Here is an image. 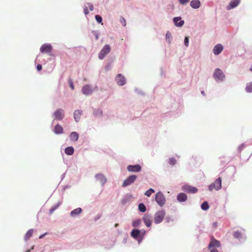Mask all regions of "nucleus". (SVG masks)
Segmentation results:
<instances>
[{
  "label": "nucleus",
  "instance_id": "1",
  "mask_svg": "<svg viewBox=\"0 0 252 252\" xmlns=\"http://www.w3.org/2000/svg\"><path fill=\"white\" fill-rule=\"evenodd\" d=\"M165 216V211L161 210L158 211L154 216V222L158 224L160 223L163 220Z\"/></svg>",
  "mask_w": 252,
  "mask_h": 252
},
{
  "label": "nucleus",
  "instance_id": "2",
  "mask_svg": "<svg viewBox=\"0 0 252 252\" xmlns=\"http://www.w3.org/2000/svg\"><path fill=\"white\" fill-rule=\"evenodd\" d=\"M155 199L157 203L160 206H163L166 201L164 195L160 191H158L156 194Z\"/></svg>",
  "mask_w": 252,
  "mask_h": 252
},
{
  "label": "nucleus",
  "instance_id": "3",
  "mask_svg": "<svg viewBox=\"0 0 252 252\" xmlns=\"http://www.w3.org/2000/svg\"><path fill=\"white\" fill-rule=\"evenodd\" d=\"M221 188V178L219 177L215 181L214 183L210 185L209 189L210 191H212L213 189L216 190H219Z\"/></svg>",
  "mask_w": 252,
  "mask_h": 252
},
{
  "label": "nucleus",
  "instance_id": "4",
  "mask_svg": "<svg viewBox=\"0 0 252 252\" xmlns=\"http://www.w3.org/2000/svg\"><path fill=\"white\" fill-rule=\"evenodd\" d=\"M213 76L216 81H222L225 77L224 73L220 68H216L215 70Z\"/></svg>",
  "mask_w": 252,
  "mask_h": 252
},
{
  "label": "nucleus",
  "instance_id": "5",
  "mask_svg": "<svg viewBox=\"0 0 252 252\" xmlns=\"http://www.w3.org/2000/svg\"><path fill=\"white\" fill-rule=\"evenodd\" d=\"M110 46L109 45H105L99 52L98 58L100 60L103 59L110 52Z\"/></svg>",
  "mask_w": 252,
  "mask_h": 252
},
{
  "label": "nucleus",
  "instance_id": "6",
  "mask_svg": "<svg viewBox=\"0 0 252 252\" xmlns=\"http://www.w3.org/2000/svg\"><path fill=\"white\" fill-rule=\"evenodd\" d=\"M137 178V176L135 175H132L127 177L123 182L122 186L125 187L131 185L133 183Z\"/></svg>",
  "mask_w": 252,
  "mask_h": 252
},
{
  "label": "nucleus",
  "instance_id": "7",
  "mask_svg": "<svg viewBox=\"0 0 252 252\" xmlns=\"http://www.w3.org/2000/svg\"><path fill=\"white\" fill-rule=\"evenodd\" d=\"M52 49V46L51 44H44L41 46L40 51L42 53H50Z\"/></svg>",
  "mask_w": 252,
  "mask_h": 252
},
{
  "label": "nucleus",
  "instance_id": "8",
  "mask_svg": "<svg viewBox=\"0 0 252 252\" xmlns=\"http://www.w3.org/2000/svg\"><path fill=\"white\" fill-rule=\"evenodd\" d=\"M220 247V242L217 240L214 237H211V242L208 246L209 249L217 248Z\"/></svg>",
  "mask_w": 252,
  "mask_h": 252
},
{
  "label": "nucleus",
  "instance_id": "9",
  "mask_svg": "<svg viewBox=\"0 0 252 252\" xmlns=\"http://www.w3.org/2000/svg\"><path fill=\"white\" fill-rule=\"evenodd\" d=\"M182 189L184 191L189 193H196L198 189L193 187H191L189 185H185L183 187Z\"/></svg>",
  "mask_w": 252,
  "mask_h": 252
},
{
  "label": "nucleus",
  "instance_id": "10",
  "mask_svg": "<svg viewBox=\"0 0 252 252\" xmlns=\"http://www.w3.org/2000/svg\"><path fill=\"white\" fill-rule=\"evenodd\" d=\"M142 220L147 227H150L152 224V217L149 214H145L142 218Z\"/></svg>",
  "mask_w": 252,
  "mask_h": 252
},
{
  "label": "nucleus",
  "instance_id": "11",
  "mask_svg": "<svg viewBox=\"0 0 252 252\" xmlns=\"http://www.w3.org/2000/svg\"><path fill=\"white\" fill-rule=\"evenodd\" d=\"M93 92V88L89 85H85L82 89V92L86 95L92 94Z\"/></svg>",
  "mask_w": 252,
  "mask_h": 252
},
{
  "label": "nucleus",
  "instance_id": "12",
  "mask_svg": "<svg viewBox=\"0 0 252 252\" xmlns=\"http://www.w3.org/2000/svg\"><path fill=\"white\" fill-rule=\"evenodd\" d=\"M54 116L55 119L61 120L64 117V111L63 109H59L54 112Z\"/></svg>",
  "mask_w": 252,
  "mask_h": 252
},
{
  "label": "nucleus",
  "instance_id": "13",
  "mask_svg": "<svg viewBox=\"0 0 252 252\" xmlns=\"http://www.w3.org/2000/svg\"><path fill=\"white\" fill-rule=\"evenodd\" d=\"M127 170L129 172H138L141 170V167L138 164L134 165H129L127 167Z\"/></svg>",
  "mask_w": 252,
  "mask_h": 252
},
{
  "label": "nucleus",
  "instance_id": "14",
  "mask_svg": "<svg viewBox=\"0 0 252 252\" xmlns=\"http://www.w3.org/2000/svg\"><path fill=\"white\" fill-rule=\"evenodd\" d=\"M116 81L119 86H123L126 83L125 78L121 74H118L116 78Z\"/></svg>",
  "mask_w": 252,
  "mask_h": 252
},
{
  "label": "nucleus",
  "instance_id": "15",
  "mask_svg": "<svg viewBox=\"0 0 252 252\" xmlns=\"http://www.w3.org/2000/svg\"><path fill=\"white\" fill-rule=\"evenodd\" d=\"M223 48V46L221 44L216 45L213 49L214 54L216 55L220 54L222 52Z\"/></svg>",
  "mask_w": 252,
  "mask_h": 252
},
{
  "label": "nucleus",
  "instance_id": "16",
  "mask_svg": "<svg viewBox=\"0 0 252 252\" xmlns=\"http://www.w3.org/2000/svg\"><path fill=\"white\" fill-rule=\"evenodd\" d=\"M95 178L101 185H104L106 182V179L105 176L101 174H98L95 175Z\"/></svg>",
  "mask_w": 252,
  "mask_h": 252
},
{
  "label": "nucleus",
  "instance_id": "17",
  "mask_svg": "<svg viewBox=\"0 0 252 252\" xmlns=\"http://www.w3.org/2000/svg\"><path fill=\"white\" fill-rule=\"evenodd\" d=\"M240 2V0H234L231 1L227 7V9L230 10L236 7Z\"/></svg>",
  "mask_w": 252,
  "mask_h": 252
},
{
  "label": "nucleus",
  "instance_id": "18",
  "mask_svg": "<svg viewBox=\"0 0 252 252\" xmlns=\"http://www.w3.org/2000/svg\"><path fill=\"white\" fill-rule=\"evenodd\" d=\"M181 19V17H175L173 19L174 23L176 26L182 27L184 25V21Z\"/></svg>",
  "mask_w": 252,
  "mask_h": 252
},
{
  "label": "nucleus",
  "instance_id": "19",
  "mask_svg": "<svg viewBox=\"0 0 252 252\" xmlns=\"http://www.w3.org/2000/svg\"><path fill=\"white\" fill-rule=\"evenodd\" d=\"M177 199L180 202H184L187 199V195L184 193H180L178 194Z\"/></svg>",
  "mask_w": 252,
  "mask_h": 252
},
{
  "label": "nucleus",
  "instance_id": "20",
  "mask_svg": "<svg viewBox=\"0 0 252 252\" xmlns=\"http://www.w3.org/2000/svg\"><path fill=\"white\" fill-rule=\"evenodd\" d=\"M190 5L193 8L197 9L200 6V2L199 0H192L191 1Z\"/></svg>",
  "mask_w": 252,
  "mask_h": 252
},
{
  "label": "nucleus",
  "instance_id": "21",
  "mask_svg": "<svg viewBox=\"0 0 252 252\" xmlns=\"http://www.w3.org/2000/svg\"><path fill=\"white\" fill-rule=\"evenodd\" d=\"M82 115V112L79 110H75L74 112V118L76 122H78Z\"/></svg>",
  "mask_w": 252,
  "mask_h": 252
},
{
  "label": "nucleus",
  "instance_id": "22",
  "mask_svg": "<svg viewBox=\"0 0 252 252\" xmlns=\"http://www.w3.org/2000/svg\"><path fill=\"white\" fill-rule=\"evenodd\" d=\"M78 134L76 132H72L70 134V138L71 141H77L78 139Z\"/></svg>",
  "mask_w": 252,
  "mask_h": 252
},
{
  "label": "nucleus",
  "instance_id": "23",
  "mask_svg": "<svg viewBox=\"0 0 252 252\" xmlns=\"http://www.w3.org/2000/svg\"><path fill=\"white\" fill-rule=\"evenodd\" d=\"M82 212V209L80 208H77L73 211H72L70 213V215L72 217H75L79 214H80Z\"/></svg>",
  "mask_w": 252,
  "mask_h": 252
},
{
  "label": "nucleus",
  "instance_id": "24",
  "mask_svg": "<svg viewBox=\"0 0 252 252\" xmlns=\"http://www.w3.org/2000/svg\"><path fill=\"white\" fill-rule=\"evenodd\" d=\"M74 148L72 147H67L65 149V153L67 155L71 156L74 153Z\"/></svg>",
  "mask_w": 252,
  "mask_h": 252
},
{
  "label": "nucleus",
  "instance_id": "25",
  "mask_svg": "<svg viewBox=\"0 0 252 252\" xmlns=\"http://www.w3.org/2000/svg\"><path fill=\"white\" fill-rule=\"evenodd\" d=\"M54 132L56 134H61L63 132V129L62 126L60 125H57L55 127Z\"/></svg>",
  "mask_w": 252,
  "mask_h": 252
},
{
  "label": "nucleus",
  "instance_id": "26",
  "mask_svg": "<svg viewBox=\"0 0 252 252\" xmlns=\"http://www.w3.org/2000/svg\"><path fill=\"white\" fill-rule=\"evenodd\" d=\"M140 234V231L138 229H133L131 232V236L135 239L137 238Z\"/></svg>",
  "mask_w": 252,
  "mask_h": 252
},
{
  "label": "nucleus",
  "instance_id": "27",
  "mask_svg": "<svg viewBox=\"0 0 252 252\" xmlns=\"http://www.w3.org/2000/svg\"><path fill=\"white\" fill-rule=\"evenodd\" d=\"M33 232V229H30L26 233L25 235L24 238L25 240H28L32 235Z\"/></svg>",
  "mask_w": 252,
  "mask_h": 252
},
{
  "label": "nucleus",
  "instance_id": "28",
  "mask_svg": "<svg viewBox=\"0 0 252 252\" xmlns=\"http://www.w3.org/2000/svg\"><path fill=\"white\" fill-rule=\"evenodd\" d=\"M138 209L141 212H145L146 210V207L143 203H140L138 205Z\"/></svg>",
  "mask_w": 252,
  "mask_h": 252
},
{
  "label": "nucleus",
  "instance_id": "29",
  "mask_svg": "<svg viewBox=\"0 0 252 252\" xmlns=\"http://www.w3.org/2000/svg\"><path fill=\"white\" fill-rule=\"evenodd\" d=\"M246 91L249 93L252 92V83H249L247 84Z\"/></svg>",
  "mask_w": 252,
  "mask_h": 252
},
{
  "label": "nucleus",
  "instance_id": "30",
  "mask_svg": "<svg viewBox=\"0 0 252 252\" xmlns=\"http://www.w3.org/2000/svg\"><path fill=\"white\" fill-rule=\"evenodd\" d=\"M154 192H155L154 189H150L145 192V195L148 197H150Z\"/></svg>",
  "mask_w": 252,
  "mask_h": 252
},
{
  "label": "nucleus",
  "instance_id": "31",
  "mask_svg": "<svg viewBox=\"0 0 252 252\" xmlns=\"http://www.w3.org/2000/svg\"><path fill=\"white\" fill-rule=\"evenodd\" d=\"M209 206L207 202H203L201 205V208L203 210H207L209 209Z\"/></svg>",
  "mask_w": 252,
  "mask_h": 252
},
{
  "label": "nucleus",
  "instance_id": "32",
  "mask_svg": "<svg viewBox=\"0 0 252 252\" xmlns=\"http://www.w3.org/2000/svg\"><path fill=\"white\" fill-rule=\"evenodd\" d=\"M141 223V221L140 220H136L133 221L132 222V225L133 227H137Z\"/></svg>",
  "mask_w": 252,
  "mask_h": 252
},
{
  "label": "nucleus",
  "instance_id": "33",
  "mask_svg": "<svg viewBox=\"0 0 252 252\" xmlns=\"http://www.w3.org/2000/svg\"><path fill=\"white\" fill-rule=\"evenodd\" d=\"M176 160L175 159V158H172L169 159V163L170 165H174L176 164Z\"/></svg>",
  "mask_w": 252,
  "mask_h": 252
},
{
  "label": "nucleus",
  "instance_id": "34",
  "mask_svg": "<svg viewBox=\"0 0 252 252\" xmlns=\"http://www.w3.org/2000/svg\"><path fill=\"white\" fill-rule=\"evenodd\" d=\"M120 21L121 22V23L122 24V25L124 26H126V21L125 20V19L123 17H121L120 18Z\"/></svg>",
  "mask_w": 252,
  "mask_h": 252
},
{
  "label": "nucleus",
  "instance_id": "35",
  "mask_svg": "<svg viewBox=\"0 0 252 252\" xmlns=\"http://www.w3.org/2000/svg\"><path fill=\"white\" fill-rule=\"evenodd\" d=\"M95 20L98 23H100L102 22V18L100 16L96 15L95 16Z\"/></svg>",
  "mask_w": 252,
  "mask_h": 252
},
{
  "label": "nucleus",
  "instance_id": "36",
  "mask_svg": "<svg viewBox=\"0 0 252 252\" xmlns=\"http://www.w3.org/2000/svg\"><path fill=\"white\" fill-rule=\"evenodd\" d=\"M233 236L236 238H239V237H241V234L240 232L236 231L234 233Z\"/></svg>",
  "mask_w": 252,
  "mask_h": 252
},
{
  "label": "nucleus",
  "instance_id": "37",
  "mask_svg": "<svg viewBox=\"0 0 252 252\" xmlns=\"http://www.w3.org/2000/svg\"><path fill=\"white\" fill-rule=\"evenodd\" d=\"M86 6L88 7V8H89L90 11H93L94 10V6L92 4L88 3L86 4Z\"/></svg>",
  "mask_w": 252,
  "mask_h": 252
},
{
  "label": "nucleus",
  "instance_id": "38",
  "mask_svg": "<svg viewBox=\"0 0 252 252\" xmlns=\"http://www.w3.org/2000/svg\"><path fill=\"white\" fill-rule=\"evenodd\" d=\"M184 43H185V46L187 47L189 46V37H188L187 36L185 38Z\"/></svg>",
  "mask_w": 252,
  "mask_h": 252
},
{
  "label": "nucleus",
  "instance_id": "39",
  "mask_svg": "<svg viewBox=\"0 0 252 252\" xmlns=\"http://www.w3.org/2000/svg\"><path fill=\"white\" fill-rule=\"evenodd\" d=\"M84 11L86 15H87L89 13V11L88 10V7L86 5H85V6L84 7Z\"/></svg>",
  "mask_w": 252,
  "mask_h": 252
},
{
  "label": "nucleus",
  "instance_id": "40",
  "mask_svg": "<svg viewBox=\"0 0 252 252\" xmlns=\"http://www.w3.org/2000/svg\"><path fill=\"white\" fill-rule=\"evenodd\" d=\"M180 3L182 4H185L189 2V0H179Z\"/></svg>",
  "mask_w": 252,
  "mask_h": 252
},
{
  "label": "nucleus",
  "instance_id": "41",
  "mask_svg": "<svg viewBox=\"0 0 252 252\" xmlns=\"http://www.w3.org/2000/svg\"><path fill=\"white\" fill-rule=\"evenodd\" d=\"M58 206H59V205H56V206H55V207H54L50 209V213H51H51H53V212H54V211H55V210H56V209L58 207Z\"/></svg>",
  "mask_w": 252,
  "mask_h": 252
},
{
  "label": "nucleus",
  "instance_id": "42",
  "mask_svg": "<svg viewBox=\"0 0 252 252\" xmlns=\"http://www.w3.org/2000/svg\"><path fill=\"white\" fill-rule=\"evenodd\" d=\"M166 37L167 39H170L171 38V34L169 32H167L166 34Z\"/></svg>",
  "mask_w": 252,
  "mask_h": 252
},
{
  "label": "nucleus",
  "instance_id": "43",
  "mask_svg": "<svg viewBox=\"0 0 252 252\" xmlns=\"http://www.w3.org/2000/svg\"><path fill=\"white\" fill-rule=\"evenodd\" d=\"M36 68L38 71H40L42 69V65L40 64H37Z\"/></svg>",
  "mask_w": 252,
  "mask_h": 252
},
{
  "label": "nucleus",
  "instance_id": "44",
  "mask_svg": "<svg viewBox=\"0 0 252 252\" xmlns=\"http://www.w3.org/2000/svg\"><path fill=\"white\" fill-rule=\"evenodd\" d=\"M69 85H70V87L71 88V89L72 90H74V86L73 82L72 81H70L69 82Z\"/></svg>",
  "mask_w": 252,
  "mask_h": 252
},
{
  "label": "nucleus",
  "instance_id": "45",
  "mask_svg": "<svg viewBox=\"0 0 252 252\" xmlns=\"http://www.w3.org/2000/svg\"><path fill=\"white\" fill-rule=\"evenodd\" d=\"M210 249V252H219L218 250L216 248H211Z\"/></svg>",
  "mask_w": 252,
  "mask_h": 252
},
{
  "label": "nucleus",
  "instance_id": "46",
  "mask_svg": "<svg viewBox=\"0 0 252 252\" xmlns=\"http://www.w3.org/2000/svg\"><path fill=\"white\" fill-rule=\"evenodd\" d=\"M217 225H218L217 222H214L213 223L212 226L214 228H215L217 227Z\"/></svg>",
  "mask_w": 252,
  "mask_h": 252
},
{
  "label": "nucleus",
  "instance_id": "47",
  "mask_svg": "<svg viewBox=\"0 0 252 252\" xmlns=\"http://www.w3.org/2000/svg\"><path fill=\"white\" fill-rule=\"evenodd\" d=\"M244 146L243 145H241L239 147V150L240 151H242V150L243 149V148H244Z\"/></svg>",
  "mask_w": 252,
  "mask_h": 252
},
{
  "label": "nucleus",
  "instance_id": "48",
  "mask_svg": "<svg viewBox=\"0 0 252 252\" xmlns=\"http://www.w3.org/2000/svg\"><path fill=\"white\" fill-rule=\"evenodd\" d=\"M111 67V66L110 65L108 64L106 66V70H109L110 69V68Z\"/></svg>",
  "mask_w": 252,
  "mask_h": 252
},
{
  "label": "nucleus",
  "instance_id": "49",
  "mask_svg": "<svg viewBox=\"0 0 252 252\" xmlns=\"http://www.w3.org/2000/svg\"><path fill=\"white\" fill-rule=\"evenodd\" d=\"M97 112L99 113L98 114H99L100 115H102V112L101 110H97Z\"/></svg>",
  "mask_w": 252,
  "mask_h": 252
},
{
  "label": "nucleus",
  "instance_id": "50",
  "mask_svg": "<svg viewBox=\"0 0 252 252\" xmlns=\"http://www.w3.org/2000/svg\"><path fill=\"white\" fill-rule=\"evenodd\" d=\"M201 94H203V95H204V94H205V93H204V91H202V92H201Z\"/></svg>",
  "mask_w": 252,
  "mask_h": 252
},
{
  "label": "nucleus",
  "instance_id": "51",
  "mask_svg": "<svg viewBox=\"0 0 252 252\" xmlns=\"http://www.w3.org/2000/svg\"><path fill=\"white\" fill-rule=\"evenodd\" d=\"M118 223H116V224H115V227H117V226H118Z\"/></svg>",
  "mask_w": 252,
  "mask_h": 252
},
{
  "label": "nucleus",
  "instance_id": "52",
  "mask_svg": "<svg viewBox=\"0 0 252 252\" xmlns=\"http://www.w3.org/2000/svg\"><path fill=\"white\" fill-rule=\"evenodd\" d=\"M43 235H41L40 237H39V238L41 239L43 237Z\"/></svg>",
  "mask_w": 252,
  "mask_h": 252
},
{
  "label": "nucleus",
  "instance_id": "53",
  "mask_svg": "<svg viewBox=\"0 0 252 252\" xmlns=\"http://www.w3.org/2000/svg\"><path fill=\"white\" fill-rule=\"evenodd\" d=\"M30 252V250H28V251H27L26 252Z\"/></svg>",
  "mask_w": 252,
  "mask_h": 252
}]
</instances>
